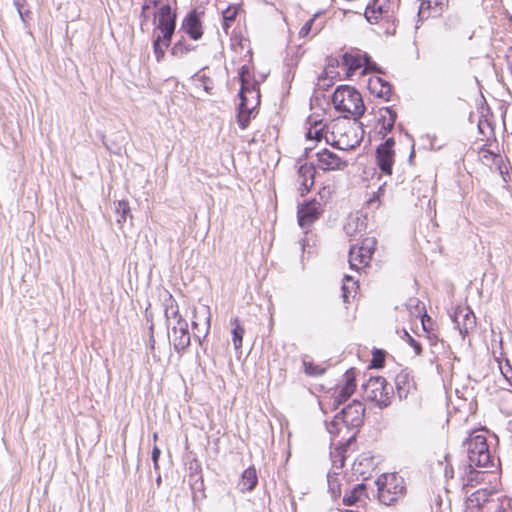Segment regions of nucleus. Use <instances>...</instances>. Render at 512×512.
Listing matches in <instances>:
<instances>
[{
	"mask_svg": "<svg viewBox=\"0 0 512 512\" xmlns=\"http://www.w3.org/2000/svg\"><path fill=\"white\" fill-rule=\"evenodd\" d=\"M363 134L360 123L352 122L347 115H344L343 118H337L328 123L325 141L337 149L350 150L360 145Z\"/></svg>",
	"mask_w": 512,
	"mask_h": 512,
	"instance_id": "obj_1",
	"label": "nucleus"
},
{
	"mask_svg": "<svg viewBox=\"0 0 512 512\" xmlns=\"http://www.w3.org/2000/svg\"><path fill=\"white\" fill-rule=\"evenodd\" d=\"M249 70L247 66H242L239 72L241 81L240 104L238 107L237 122L241 129H246L250 119L253 116L256 106L259 104V91L255 84L250 83L247 79Z\"/></svg>",
	"mask_w": 512,
	"mask_h": 512,
	"instance_id": "obj_2",
	"label": "nucleus"
},
{
	"mask_svg": "<svg viewBox=\"0 0 512 512\" xmlns=\"http://www.w3.org/2000/svg\"><path fill=\"white\" fill-rule=\"evenodd\" d=\"M332 103L335 109L345 115L359 118L365 111L361 94L350 86L338 87L332 96Z\"/></svg>",
	"mask_w": 512,
	"mask_h": 512,
	"instance_id": "obj_3",
	"label": "nucleus"
},
{
	"mask_svg": "<svg viewBox=\"0 0 512 512\" xmlns=\"http://www.w3.org/2000/svg\"><path fill=\"white\" fill-rule=\"evenodd\" d=\"M364 412L363 404L354 400L334 416L333 420L327 424V430L332 435H338L344 428L359 427L363 422Z\"/></svg>",
	"mask_w": 512,
	"mask_h": 512,
	"instance_id": "obj_4",
	"label": "nucleus"
},
{
	"mask_svg": "<svg viewBox=\"0 0 512 512\" xmlns=\"http://www.w3.org/2000/svg\"><path fill=\"white\" fill-rule=\"evenodd\" d=\"M468 461L476 467H488L492 464L491 453L487 444L486 431H473L465 440Z\"/></svg>",
	"mask_w": 512,
	"mask_h": 512,
	"instance_id": "obj_5",
	"label": "nucleus"
},
{
	"mask_svg": "<svg viewBox=\"0 0 512 512\" xmlns=\"http://www.w3.org/2000/svg\"><path fill=\"white\" fill-rule=\"evenodd\" d=\"M376 484L379 500L385 505H391L405 492L404 479L395 473L381 475Z\"/></svg>",
	"mask_w": 512,
	"mask_h": 512,
	"instance_id": "obj_6",
	"label": "nucleus"
},
{
	"mask_svg": "<svg viewBox=\"0 0 512 512\" xmlns=\"http://www.w3.org/2000/svg\"><path fill=\"white\" fill-rule=\"evenodd\" d=\"M366 400L374 402L378 407H387L391 402V388L385 378L381 376L370 377L362 385Z\"/></svg>",
	"mask_w": 512,
	"mask_h": 512,
	"instance_id": "obj_7",
	"label": "nucleus"
},
{
	"mask_svg": "<svg viewBox=\"0 0 512 512\" xmlns=\"http://www.w3.org/2000/svg\"><path fill=\"white\" fill-rule=\"evenodd\" d=\"M158 13L155 15L157 23L154 34L163 35L164 38H172L176 27V13L173 11L170 1L160 3Z\"/></svg>",
	"mask_w": 512,
	"mask_h": 512,
	"instance_id": "obj_8",
	"label": "nucleus"
},
{
	"mask_svg": "<svg viewBox=\"0 0 512 512\" xmlns=\"http://www.w3.org/2000/svg\"><path fill=\"white\" fill-rule=\"evenodd\" d=\"M356 390V370L351 368L343 375V383L337 385L331 397V406L337 409L342 403L347 401Z\"/></svg>",
	"mask_w": 512,
	"mask_h": 512,
	"instance_id": "obj_9",
	"label": "nucleus"
},
{
	"mask_svg": "<svg viewBox=\"0 0 512 512\" xmlns=\"http://www.w3.org/2000/svg\"><path fill=\"white\" fill-rule=\"evenodd\" d=\"M342 65L346 68L348 77L354 76L359 69H362L361 74L377 70L376 64L372 62L370 57L366 54L346 53L342 57Z\"/></svg>",
	"mask_w": 512,
	"mask_h": 512,
	"instance_id": "obj_10",
	"label": "nucleus"
},
{
	"mask_svg": "<svg viewBox=\"0 0 512 512\" xmlns=\"http://www.w3.org/2000/svg\"><path fill=\"white\" fill-rule=\"evenodd\" d=\"M322 213L321 203L313 199L298 207L297 218L299 226L306 230L314 223Z\"/></svg>",
	"mask_w": 512,
	"mask_h": 512,
	"instance_id": "obj_11",
	"label": "nucleus"
},
{
	"mask_svg": "<svg viewBox=\"0 0 512 512\" xmlns=\"http://www.w3.org/2000/svg\"><path fill=\"white\" fill-rule=\"evenodd\" d=\"M171 342L177 352H183L191 342V336L188 331V323L185 319L179 318L177 323L171 326Z\"/></svg>",
	"mask_w": 512,
	"mask_h": 512,
	"instance_id": "obj_12",
	"label": "nucleus"
},
{
	"mask_svg": "<svg viewBox=\"0 0 512 512\" xmlns=\"http://www.w3.org/2000/svg\"><path fill=\"white\" fill-rule=\"evenodd\" d=\"M453 321L462 338L469 334L476 326V317L469 307H457L453 315Z\"/></svg>",
	"mask_w": 512,
	"mask_h": 512,
	"instance_id": "obj_13",
	"label": "nucleus"
},
{
	"mask_svg": "<svg viewBox=\"0 0 512 512\" xmlns=\"http://www.w3.org/2000/svg\"><path fill=\"white\" fill-rule=\"evenodd\" d=\"M211 313L207 305L195 308L193 311L192 326L196 330L195 336L200 338L202 334L206 336L210 329Z\"/></svg>",
	"mask_w": 512,
	"mask_h": 512,
	"instance_id": "obj_14",
	"label": "nucleus"
},
{
	"mask_svg": "<svg viewBox=\"0 0 512 512\" xmlns=\"http://www.w3.org/2000/svg\"><path fill=\"white\" fill-rule=\"evenodd\" d=\"M317 161L318 167L323 171L343 170L347 167L345 160L328 149H323L317 153Z\"/></svg>",
	"mask_w": 512,
	"mask_h": 512,
	"instance_id": "obj_15",
	"label": "nucleus"
},
{
	"mask_svg": "<svg viewBox=\"0 0 512 512\" xmlns=\"http://www.w3.org/2000/svg\"><path fill=\"white\" fill-rule=\"evenodd\" d=\"M491 493L487 489H479L468 495L464 502L465 512H482L489 501Z\"/></svg>",
	"mask_w": 512,
	"mask_h": 512,
	"instance_id": "obj_16",
	"label": "nucleus"
},
{
	"mask_svg": "<svg viewBox=\"0 0 512 512\" xmlns=\"http://www.w3.org/2000/svg\"><path fill=\"white\" fill-rule=\"evenodd\" d=\"M315 173L316 170L313 164L304 163L299 167L297 181L301 195L309 192L314 185Z\"/></svg>",
	"mask_w": 512,
	"mask_h": 512,
	"instance_id": "obj_17",
	"label": "nucleus"
},
{
	"mask_svg": "<svg viewBox=\"0 0 512 512\" xmlns=\"http://www.w3.org/2000/svg\"><path fill=\"white\" fill-rule=\"evenodd\" d=\"M181 30H183L187 35L190 36L193 40H198L203 35L202 25L199 19V16L195 11L190 12L183 20L181 25Z\"/></svg>",
	"mask_w": 512,
	"mask_h": 512,
	"instance_id": "obj_18",
	"label": "nucleus"
},
{
	"mask_svg": "<svg viewBox=\"0 0 512 512\" xmlns=\"http://www.w3.org/2000/svg\"><path fill=\"white\" fill-rule=\"evenodd\" d=\"M448 2L449 0H420L418 15L422 18L437 15L448 6Z\"/></svg>",
	"mask_w": 512,
	"mask_h": 512,
	"instance_id": "obj_19",
	"label": "nucleus"
},
{
	"mask_svg": "<svg viewBox=\"0 0 512 512\" xmlns=\"http://www.w3.org/2000/svg\"><path fill=\"white\" fill-rule=\"evenodd\" d=\"M344 231L351 240H360L366 231L365 219L359 216L350 217L344 225Z\"/></svg>",
	"mask_w": 512,
	"mask_h": 512,
	"instance_id": "obj_20",
	"label": "nucleus"
},
{
	"mask_svg": "<svg viewBox=\"0 0 512 512\" xmlns=\"http://www.w3.org/2000/svg\"><path fill=\"white\" fill-rule=\"evenodd\" d=\"M368 87L373 94L385 100H389L392 94L391 85L379 76L371 77L368 82Z\"/></svg>",
	"mask_w": 512,
	"mask_h": 512,
	"instance_id": "obj_21",
	"label": "nucleus"
},
{
	"mask_svg": "<svg viewBox=\"0 0 512 512\" xmlns=\"http://www.w3.org/2000/svg\"><path fill=\"white\" fill-rule=\"evenodd\" d=\"M396 392L400 399L406 398L415 388L413 378L406 371H401L395 377Z\"/></svg>",
	"mask_w": 512,
	"mask_h": 512,
	"instance_id": "obj_22",
	"label": "nucleus"
},
{
	"mask_svg": "<svg viewBox=\"0 0 512 512\" xmlns=\"http://www.w3.org/2000/svg\"><path fill=\"white\" fill-rule=\"evenodd\" d=\"M368 498L366 494V486L363 483L357 484L348 491L343 497V503L347 506L361 505L366 503Z\"/></svg>",
	"mask_w": 512,
	"mask_h": 512,
	"instance_id": "obj_23",
	"label": "nucleus"
},
{
	"mask_svg": "<svg viewBox=\"0 0 512 512\" xmlns=\"http://www.w3.org/2000/svg\"><path fill=\"white\" fill-rule=\"evenodd\" d=\"M386 0H374L368 4L365 10V18L371 24H376L378 21L388 13L385 8Z\"/></svg>",
	"mask_w": 512,
	"mask_h": 512,
	"instance_id": "obj_24",
	"label": "nucleus"
},
{
	"mask_svg": "<svg viewBox=\"0 0 512 512\" xmlns=\"http://www.w3.org/2000/svg\"><path fill=\"white\" fill-rule=\"evenodd\" d=\"M474 465L468 464L465 467V471L461 476L462 489L465 490L468 487H474L484 480V473L473 469Z\"/></svg>",
	"mask_w": 512,
	"mask_h": 512,
	"instance_id": "obj_25",
	"label": "nucleus"
},
{
	"mask_svg": "<svg viewBox=\"0 0 512 512\" xmlns=\"http://www.w3.org/2000/svg\"><path fill=\"white\" fill-rule=\"evenodd\" d=\"M379 115L378 123L381 124L380 133L385 135L392 130L397 118V113L391 107H385L379 110Z\"/></svg>",
	"mask_w": 512,
	"mask_h": 512,
	"instance_id": "obj_26",
	"label": "nucleus"
},
{
	"mask_svg": "<svg viewBox=\"0 0 512 512\" xmlns=\"http://www.w3.org/2000/svg\"><path fill=\"white\" fill-rule=\"evenodd\" d=\"M258 483L256 469L248 467L241 475L238 487L242 492L252 491Z\"/></svg>",
	"mask_w": 512,
	"mask_h": 512,
	"instance_id": "obj_27",
	"label": "nucleus"
},
{
	"mask_svg": "<svg viewBox=\"0 0 512 512\" xmlns=\"http://www.w3.org/2000/svg\"><path fill=\"white\" fill-rule=\"evenodd\" d=\"M357 245V251L360 253V263L367 265L374 253L376 240L374 238H364L361 241V245Z\"/></svg>",
	"mask_w": 512,
	"mask_h": 512,
	"instance_id": "obj_28",
	"label": "nucleus"
},
{
	"mask_svg": "<svg viewBox=\"0 0 512 512\" xmlns=\"http://www.w3.org/2000/svg\"><path fill=\"white\" fill-rule=\"evenodd\" d=\"M377 164L382 172L391 175L392 165L394 162V151H385L383 149H377Z\"/></svg>",
	"mask_w": 512,
	"mask_h": 512,
	"instance_id": "obj_29",
	"label": "nucleus"
},
{
	"mask_svg": "<svg viewBox=\"0 0 512 512\" xmlns=\"http://www.w3.org/2000/svg\"><path fill=\"white\" fill-rule=\"evenodd\" d=\"M320 13L314 14L312 18H310L307 22L299 30V36L302 38H306L309 36L317 35L323 28V23H317L316 20L319 17Z\"/></svg>",
	"mask_w": 512,
	"mask_h": 512,
	"instance_id": "obj_30",
	"label": "nucleus"
},
{
	"mask_svg": "<svg viewBox=\"0 0 512 512\" xmlns=\"http://www.w3.org/2000/svg\"><path fill=\"white\" fill-rule=\"evenodd\" d=\"M171 38H164L163 35L153 33V50L157 62H161L165 56V50L169 47Z\"/></svg>",
	"mask_w": 512,
	"mask_h": 512,
	"instance_id": "obj_31",
	"label": "nucleus"
},
{
	"mask_svg": "<svg viewBox=\"0 0 512 512\" xmlns=\"http://www.w3.org/2000/svg\"><path fill=\"white\" fill-rule=\"evenodd\" d=\"M309 123H310V127L307 131V134H306V137L309 139V140H316V141H320L322 139H325V133L327 131V124H324L322 122V120L320 121H311V119L309 120Z\"/></svg>",
	"mask_w": 512,
	"mask_h": 512,
	"instance_id": "obj_32",
	"label": "nucleus"
},
{
	"mask_svg": "<svg viewBox=\"0 0 512 512\" xmlns=\"http://www.w3.org/2000/svg\"><path fill=\"white\" fill-rule=\"evenodd\" d=\"M358 288L357 281L352 276L345 275L342 282V299L345 303H349L351 298H354Z\"/></svg>",
	"mask_w": 512,
	"mask_h": 512,
	"instance_id": "obj_33",
	"label": "nucleus"
},
{
	"mask_svg": "<svg viewBox=\"0 0 512 512\" xmlns=\"http://www.w3.org/2000/svg\"><path fill=\"white\" fill-rule=\"evenodd\" d=\"M232 326V342L235 350H239L242 347L243 336L245 333L244 327L241 325L237 317L231 319Z\"/></svg>",
	"mask_w": 512,
	"mask_h": 512,
	"instance_id": "obj_34",
	"label": "nucleus"
},
{
	"mask_svg": "<svg viewBox=\"0 0 512 512\" xmlns=\"http://www.w3.org/2000/svg\"><path fill=\"white\" fill-rule=\"evenodd\" d=\"M327 483L332 497H339L341 495V482L337 471H331L327 474Z\"/></svg>",
	"mask_w": 512,
	"mask_h": 512,
	"instance_id": "obj_35",
	"label": "nucleus"
},
{
	"mask_svg": "<svg viewBox=\"0 0 512 512\" xmlns=\"http://www.w3.org/2000/svg\"><path fill=\"white\" fill-rule=\"evenodd\" d=\"M499 408L506 415L512 414V391L503 389L499 397Z\"/></svg>",
	"mask_w": 512,
	"mask_h": 512,
	"instance_id": "obj_36",
	"label": "nucleus"
},
{
	"mask_svg": "<svg viewBox=\"0 0 512 512\" xmlns=\"http://www.w3.org/2000/svg\"><path fill=\"white\" fill-rule=\"evenodd\" d=\"M478 157L480 161L487 166H490L493 163L497 164L499 161H501L500 155L486 148L485 145L482 148H480L478 152Z\"/></svg>",
	"mask_w": 512,
	"mask_h": 512,
	"instance_id": "obj_37",
	"label": "nucleus"
},
{
	"mask_svg": "<svg viewBox=\"0 0 512 512\" xmlns=\"http://www.w3.org/2000/svg\"><path fill=\"white\" fill-rule=\"evenodd\" d=\"M165 317L168 323V327L171 328V326L174 324L172 321L177 323L179 318H182V316L179 314V309L177 303L170 297V304L166 305L165 308Z\"/></svg>",
	"mask_w": 512,
	"mask_h": 512,
	"instance_id": "obj_38",
	"label": "nucleus"
},
{
	"mask_svg": "<svg viewBox=\"0 0 512 512\" xmlns=\"http://www.w3.org/2000/svg\"><path fill=\"white\" fill-rule=\"evenodd\" d=\"M239 8L240 6L237 5V4H232V5H229L222 13L223 15V21H224V24H223V28L225 30H227L231 23L234 22L237 14H238V11H239Z\"/></svg>",
	"mask_w": 512,
	"mask_h": 512,
	"instance_id": "obj_39",
	"label": "nucleus"
},
{
	"mask_svg": "<svg viewBox=\"0 0 512 512\" xmlns=\"http://www.w3.org/2000/svg\"><path fill=\"white\" fill-rule=\"evenodd\" d=\"M344 451L345 449L342 447H337L331 451L330 456L334 469L333 471L340 470L343 467L345 461Z\"/></svg>",
	"mask_w": 512,
	"mask_h": 512,
	"instance_id": "obj_40",
	"label": "nucleus"
},
{
	"mask_svg": "<svg viewBox=\"0 0 512 512\" xmlns=\"http://www.w3.org/2000/svg\"><path fill=\"white\" fill-rule=\"evenodd\" d=\"M116 213L118 215L117 217V223L122 224L126 221L127 215L130 214V206L127 201H118L117 207H116Z\"/></svg>",
	"mask_w": 512,
	"mask_h": 512,
	"instance_id": "obj_41",
	"label": "nucleus"
},
{
	"mask_svg": "<svg viewBox=\"0 0 512 512\" xmlns=\"http://www.w3.org/2000/svg\"><path fill=\"white\" fill-rule=\"evenodd\" d=\"M304 372L309 376H319L325 372V368L306 359L303 360Z\"/></svg>",
	"mask_w": 512,
	"mask_h": 512,
	"instance_id": "obj_42",
	"label": "nucleus"
},
{
	"mask_svg": "<svg viewBox=\"0 0 512 512\" xmlns=\"http://www.w3.org/2000/svg\"><path fill=\"white\" fill-rule=\"evenodd\" d=\"M194 49L195 47L190 46L183 41H178L172 47L171 52L174 56L181 57Z\"/></svg>",
	"mask_w": 512,
	"mask_h": 512,
	"instance_id": "obj_43",
	"label": "nucleus"
},
{
	"mask_svg": "<svg viewBox=\"0 0 512 512\" xmlns=\"http://www.w3.org/2000/svg\"><path fill=\"white\" fill-rule=\"evenodd\" d=\"M360 253L357 251V245H352L349 250V265L351 269H358L359 265H364V263L359 262Z\"/></svg>",
	"mask_w": 512,
	"mask_h": 512,
	"instance_id": "obj_44",
	"label": "nucleus"
},
{
	"mask_svg": "<svg viewBox=\"0 0 512 512\" xmlns=\"http://www.w3.org/2000/svg\"><path fill=\"white\" fill-rule=\"evenodd\" d=\"M384 364V354L382 351H375L373 353L372 366L375 368H380Z\"/></svg>",
	"mask_w": 512,
	"mask_h": 512,
	"instance_id": "obj_45",
	"label": "nucleus"
},
{
	"mask_svg": "<svg viewBox=\"0 0 512 512\" xmlns=\"http://www.w3.org/2000/svg\"><path fill=\"white\" fill-rule=\"evenodd\" d=\"M16 9H17V12H18L22 22L24 24H26L28 22V20L30 19V15H31L30 10L26 9V6H21V8H16Z\"/></svg>",
	"mask_w": 512,
	"mask_h": 512,
	"instance_id": "obj_46",
	"label": "nucleus"
},
{
	"mask_svg": "<svg viewBox=\"0 0 512 512\" xmlns=\"http://www.w3.org/2000/svg\"><path fill=\"white\" fill-rule=\"evenodd\" d=\"M406 336L408 338V343L413 347L415 353L419 355L422 351L420 343L417 342L414 338H412L408 333H406Z\"/></svg>",
	"mask_w": 512,
	"mask_h": 512,
	"instance_id": "obj_47",
	"label": "nucleus"
},
{
	"mask_svg": "<svg viewBox=\"0 0 512 512\" xmlns=\"http://www.w3.org/2000/svg\"><path fill=\"white\" fill-rule=\"evenodd\" d=\"M395 141L393 138H388L383 144H381L377 149H383L385 151H393V146Z\"/></svg>",
	"mask_w": 512,
	"mask_h": 512,
	"instance_id": "obj_48",
	"label": "nucleus"
},
{
	"mask_svg": "<svg viewBox=\"0 0 512 512\" xmlns=\"http://www.w3.org/2000/svg\"><path fill=\"white\" fill-rule=\"evenodd\" d=\"M144 4L142 5V11L145 13L146 10L150 8L151 5L157 6L160 3L165 2V0H144Z\"/></svg>",
	"mask_w": 512,
	"mask_h": 512,
	"instance_id": "obj_49",
	"label": "nucleus"
},
{
	"mask_svg": "<svg viewBox=\"0 0 512 512\" xmlns=\"http://www.w3.org/2000/svg\"><path fill=\"white\" fill-rule=\"evenodd\" d=\"M160 454H161L160 449L157 446H154V448L152 450V461H153L154 467L156 469L158 468V460H159Z\"/></svg>",
	"mask_w": 512,
	"mask_h": 512,
	"instance_id": "obj_50",
	"label": "nucleus"
},
{
	"mask_svg": "<svg viewBox=\"0 0 512 512\" xmlns=\"http://www.w3.org/2000/svg\"><path fill=\"white\" fill-rule=\"evenodd\" d=\"M421 323H422V327L424 329V331H429V325L431 323V318L426 314L424 313L421 317Z\"/></svg>",
	"mask_w": 512,
	"mask_h": 512,
	"instance_id": "obj_51",
	"label": "nucleus"
},
{
	"mask_svg": "<svg viewBox=\"0 0 512 512\" xmlns=\"http://www.w3.org/2000/svg\"><path fill=\"white\" fill-rule=\"evenodd\" d=\"M501 373L507 384L509 386H512V371L510 372V374L504 373L503 371H501Z\"/></svg>",
	"mask_w": 512,
	"mask_h": 512,
	"instance_id": "obj_52",
	"label": "nucleus"
},
{
	"mask_svg": "<svg viewBox=\"0 0 512 512\" xmlns=\"http://www.w3.org/2000/svg\"><path fill=\"white\" fill-rule=\"evenodd\" d=\"M13 4L15 8H21V6H26V0H13Z\"/></svg>",
	"mask_w": 512,
	"mask_h": 512,
	"instance_id": "obj_53",
	"label": "nucleus"
},
{
	"mask_svg": "<svg viewBox=\"0 0 512 512\" xmlns=\"http://www.w3.org/2000/svg\"><path fill=\"white\" fill-rule=\"evenodd\" d=\"M496 512H507V510L500 506Z\"/></svg>",
	"mask_w": 512,
	"mask_h": 512,
	"instance_id": "obj_54",
	"label": "nucleus"
},
{
	"mask_svg": "<svg viewBox=\"0 0 512 512\" xmlns=\"http://www.w3.org/2000/svg\"><path fill=\"white\" fill-rule=\"evenodd\" d=\"M157 438H158V435H157V433H155V434L153 435V439H154V440H157Z\"/></svg>",
	"mask_w": 512,
	"mask_h": 512,
	"instance_id": "obj_55",
	"label": "nucleus"
}]
</instances>
